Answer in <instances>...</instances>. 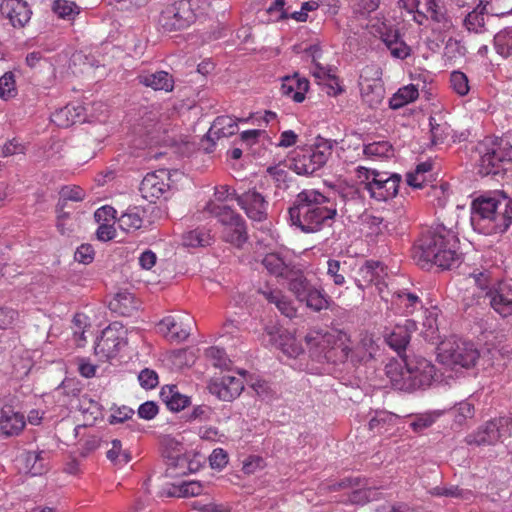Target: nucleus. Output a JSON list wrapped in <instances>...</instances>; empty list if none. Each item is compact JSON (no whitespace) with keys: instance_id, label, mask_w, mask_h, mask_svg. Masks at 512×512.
I'll return each instance as SVG.
<instances>
[{"instance_id":"nucleus-18","label":"nucleus","mask_w":512,"mask_h":512,"mask_svg":"<svg viewBox=\"0 0 512 512\" xmlns=\"http://www.w3.org/2000/svg\"><path fill=\"white\" fill-rule=\"evenodd\" d=\"M487 305L493 308L502 317L512 314V287L505 283L499 282L492 291L486 292Z\"/></svg>"},{"instance_id":"nucleus-6","label":"nucleus","mask_w":512,"mask_h":512,"mask_svg":"<svg viewBox=\"0 0 512 512\" xmlns=\"http://www.w3.org/2000/svg\"><path fill=\"white\" fill-rule=\"evenodd\" d=\"M475 151L482 176H503L512 165V145L504 139L486 137L477 143Z\"/></svg>"},{"instance_id":"nucleus-5","label":"nucleus","mask_w":512,"mask_h":512,"mask_svg":"<svg viewBox=\"0 0 512 512\" xmlns=\"http://www.w3.org/2000/svg\"><path fill=\"white\" fill-rule=\"evenodd\" d=\"M311 356L317 361L338 364L349 358L350 336L341 330H310L304 337Z\"/></svg>"},{"instance_id":"nucleus-44","label":"nucleus","mask_w":512,"mask_h":512,"mask_svg":"<svg viewBox=\"0 0 512 512\" xmlns=\"http://www.w3.org/2000/svg\"><path fill=\"white\" fill-rule=\"evenodd\" d=\"M306 53H308L312 57V62L314 64V69L312 70L313 76L318 79L320 82H324L330 77L331 70L327 69L326 67H323L320 63L317 62V59L321 55V50L316 45H311L309 48H307Z\"/></svg>"},{"instance_id":"nucleus-24","label":"nucleus","mask_w":512,"mask_h":512,"mask_svg":"<svg viewBox=\"0 0 512 512\" xmlns=\"http://www.w3.org/2000/svg\"><path fill=\"white\" fill-rule=\"evenodd\" d=\"M25 427L24 416L13 411L11 407H5L0 415V431L6 437L18 435Z\"/></svg>"},{"instance_id":"nucleus-31","label":"nucleus","mask_w":512,"mask_h":512,"mask_svg":"<svg viewBox=\"0 0 512 512\" xmlns=\"http://www.w3.org/2000/svg\"><path fill=\"white\" fill-rule=\"evenodd\" d=\"M362 479V485L354 487L349 495V502L351 504L365 505L380 498L378 488L370 485L366 478Z\"/></svg>"},{"instance_id":"nucleus-12","label":"nucleus","mask_w":512,"mask_h":512,"mask_svg":"<svg viewBox=\"0 0 512 512\" xmlns=\"http://www.w3.org/2000/svg\"><path fill=\"white\" fill-rule=\"evenodd\" d=\"M195 21V13L190 0H178L162 10L158 23L166 32L189 27Z\"/></svg>"},{"instance_id":"nucleus-2","label":"nucleus","mask_w":512,"mask_h":512,"mask_svg":"<svg viewBox=\"0 0 512 512\" xmlns=\"http://www.w3.org/2000/svg\"><path fill=\"white\" fill-rule=\"evenodd\" d=\"M291 224L304 233L320 231L337 215V204L316 189H304L289 208Z\"/></svg>"},{"instance_id":"nucleus-11","label":"nucleus","mask_w":512,"mask_h":512,"mask_svg":"<svg viewBox=\"0 0 512 512\" xmlns=\"http://www.w3.org/2000/svg\"><path fill=\"white\" fill-rule=\"evenodd\" d=\"M285 280L288 290L299 302H304L308 308L316 312L328 308V297L307 279L299 267L292 270Z\"/></svg>"},{"instance_id":"nucleus-7","label":"nucleus","mask_w":512,"mask_h":512,"mask_svg":"<svg viewBox=\"0 0 512 512\" xmlns=\"http://www.w3.org/2000/svg\"><path fill=\"white\" fill-rule=\"evenodd\" d=\"M357 176L360 179V187L377 201H387L395 197L401 182V175L397 173L378 171L362 166L357 168Z\"/></svg>"},{"instance_id":"nucleus-27","label":"nucleus","mask_w":512,"mask_h":512,"mask_svg":"<svg viewBox=\"0 0 512 512\" xmlns=\"http://www.w3.org/2000/svg\"><path fill=\"white\" fill-rule=\"evenodd\" d=\"M138 308V300L127 291L118 292L109 302V309L120 316H131Z\"/></svg>"},{"instance_id":"nucleus-40","label":"nucleus","mask_w":512,"mask_h":512,"mask_svg":"<svg viewBox=\"0 0 512 512\" xmlns=\"http://www.w3.org/2000/svg\"><path fill=\"white\" fill-rule=\"evenodd\" d=\"M494 46L499 55L503 57L512 55V27H506L496 33Z\"/></svg>"},{"instance_id":"nucleus-63","label":"nucleus","mask_w":512,"mask_h":512,"mask_svg":"<svg viewBox=\"0 0 512 512\" xmlns=\"http://www.w3.org/2000/svg\"><path fill=\"white\" fill-rule=\"evenodd\" d=\"M435 421V418L431 414H424L417 416L411 423L410 426L415 432H421L424 429L430 427Z\"/></svg>"},{"instance_id":"nucleus-20","label":"nucleus","mask_w":512,"mask_h":512,"mask_svg":"<svg viewBox=\"0 0 512 512\" xmlns=\"http://www.w3.org/2000/svg\"><path fill=\"white\" fill-rule=\"evenodd\" d=\"M0 12L9 19L11 25L15 28H23L32 15L28 4L22 0H2Z\"/></svg>"},{"instance_id":"nucleus-8","label":"nucleus","mask_w":512,"mask_h":512,"mask_svg":"<svg viewBox=\"0 0 512 512\" xmlns=\"http://www.w3.org/2000/svg\"><path fill=\"white\" fill-rule=\"evenodd\" d=\"M205 211L218 219L223 225V239L241 248L248 240V233L245 220L228 206L217 205L208 202L204 208Z\"/></svg>"},{"instance_id":"nucleus-56","label":"nucleus","mask_w":512,"mask_h":512,"mask_svg":"<svg viewBox=\"0 0 512 512\" xmlns=\"http://www.w3.org/2000/svg\"><path fill=\"white\" fill-rule=\"evenodd\" d=\"M138 380L140 385L146 389H153L158 385V375L154 370L145 368L143 369L139 375Z\"/></svg>"},{"instance_id":"nucleus-33","label":"nucleus","mask_w":512,"mask_h":512,"mask_svg":"<svg viewBox=\"0 0 512 512\" xmlns=\"http://www.w3.org/2000/svg\"><path fill=\"white\" fill-rule=\"evenodd\" d=\"M120 342L118 337L114 336L112 333V329L110 327L106 328L98 342L95 345V353L97 355H102L106 358H110L114 356L119 348Z\"/></svg>"},{"instance_id":"nucleus-60","label":"nucleus","mask_w":512,"mask_h":512,"mask_svg":"<svg viewBox=\"0 0 512 512\" xmlns=\"http://www.w3.org/2000/svg\"><path fill=\"white\" fill-rule=\"evenodd\" d=\"M444 496L460 499L463 501H470L474 497L471 490L460 489L458 486L445 487Z\"/></svg>"},{"instance_id":"nucleus-54","label":"nucleus","mask_w":512,"mask_h":512,"mask_svg":"<svg viewBox=\"0 0 512 512\" xmlns=\"http://www.w3.org/2000/svg\"><path fill=\"white\" fill-rule=\"evenodd\" d=\"M188 457L185 455H176L170 458L168 472L170 475H186L187 474Z\"/></svg>"},{"instance_id":"nucleus-46","label":"nucleus","mask_w":512,"mask_h":512,"mask_svg":"<svg viewBox=\"0 0 512 512\" xmlns=\"http://www.w3.org/2000/svg\"><path fill=\"white\" fill-rule=\"evenodd\" d=\"M205 355L208 359L211 360L213 366L225 370H229L231 368L232 362L223 349L218 347H210L206 349Z\"/></svg>"},{"instance_id":"nucleus-22","label":"nucleus","mask_w":512,"mask_h":512,"mask_svg":"<svg viewBox=\"0 0 512 512\" xmlns=\"http://www.w3.org/2000/svg\"><path fill=\"white\" fill-rule=\"evenodd\" d=\"M350 344L351 342L348 343V359H350L354 365L366 363L371 360L378 348L373 340V337L367 333L360 335V339L355 346L351 347Z\"/></svg>"},{"instance_id":"nucleus-19","label":"nucleus","mask_w":512,"mask_h":512,"mask_svg":"<svg viewBox=\"0 0 512 512\" xmlns=\"http://www.w3.org/2000/svg\"><path fill=\"white\" fill-rule=\"evenodd\" d=\"M244 389V382L241 378L231 375H224L219 380L209 385L210 393L222 401L230 402L236 399Z\"/></svg>"},{"instance_id":"nucleus-62","label":"nucleus","mask_w":512,"mask_h":512,"mask_svg":"<svg viewBox=\"0 0 512 512\" xmlns=\"http://www.w3.org/2000/svg\"><path fill=\"white\" fill-rule=\"evenodd\" d=\"M363 222L366 223L370 229H373L375 233H382L383 230H388V225L385 223L384 218L365 214Z\"/></svg>"},{"instance_id":"nucleus-51","label":"nucleus","mask_w":512,"mask_h":512,"mask_svg":"<svg viewBox=\"0 0 512 512\" xmlns=\"http://www.w3.org/2000/svg\"><path fill=\"white\" fill-rule=\"evenodd\" d=\"M440 0H426V9L430 18L437 23L447 24L449 22L445 9L440 6Z\"/></svg>"},{"instance_id":"nucleus-13","label":"nucleus","mask_w":512,"mask_h":512,"mask_svg":"<svg viewBox=\"0 0 512 512\" xmlns=\"http://www.w3.org/2000/svg\"><path fill=\"white\" fill-rule=\"evenodd\" d=\"M379 68L367 66L360 75L361 95L371 108L377 107L384 99L385 89Z\"/></svg>"},{"instance_id":"nucleus-26","label":"nucleus","mask_w":512,"mask_h":512,"mask_svg":"<svg viewBox=\"0 0 512 512\" xmlns=\"http://www.w3.org/2000/svg\"><path fill=\"white\" fill-rule=\"evenodd\" d=\"M309 89V81L306 78H300L298 73L291 76H285L281 85V91L284 95L291 96L292 99L301 103L305 99V93Z\"/></svg>"},{"instance_id":"nucleus-17","label":"nucleus","mask_w":512,"mask_h":512,"mask_svg":"<svg viewBox=\"0 0 512 512\" xmlns=\"http://www.w3.org/2000/svg\"><path fill=\"white\" fill-rule=\"evenodd\" d=\"M506 423L503 418L488 421L476 432L467 435L465 441L469 445H494L502 437Z\"/></svg>"},{"instance_id":"nucleus-37","label":"nucleus","mask_w":512,"mask_h":512,"mask_svg":"<svg viewBox=\"0 0 512 512\" xmlns=\"http://www.w3.org/2000/svg\"><path fill=\"white\" fill-rule=\"evenodd\" d=\"M212 237L204 228H196L183 234L182 244L186 247H205L211 244Z\"/></svg>"},{"instance_id":"nucleus-61","label":"nucleus","mask_w":512,"mask_h":512,"mask_svg":"<svg viewBox=\"0 0 512 512\" xmlns=\"http://www.w3.org/2000/svg\"><path fill=\"white\" fill-rule=\"evenodd\" d=\"M213 410L207 405H198L193 408L192 412L188 416L189 421H208L211 419Z\"/></svg>"},{"instance_id":"nucleus-28","label":"nucleus","mask_w":512,"mask_h":512,"mask_svg":"<svg viewBox=\"0 0 512 512\" xmlns=\"http://www.w3.org/2000/svg\"><path fill=\"white\" fill-rule=\"evenodd\" d=\"M160 398L167 407L174 412H179L190 405V397L179 392L176 385H166L161 389Z\"/></svg>"},{"instance_id":"nucleus-52","label":"nucleus","mask_w":512,"mask_h":512,"mask_svg":"<svg viewBox=\"0 0 512 512\" xmlns=\"http://www.w3.org/2000/svg\"><path fill=\"white\" fill-rule=\"evenodd\" d=\"M463 306L465 310L472 308L473 306H482L487 305V297L486 294H481L477 292L476 289H467L464 293Z\"/></svg>"},{"instance_id":"nucleus-41","label":"nucleus","mask_w":512,"mask_h":512,"mask_svg":"<svg viewBox=\"0 0 512 512\" xmlns=\"http://www.w3.org/2000/svg\"><path fill=\"white\" fill-rule=\"evenodd\" d=\"M143 219L136 207L128 209L118 218L119 227L126 231H136L142 227Z\"/></svg>"},{"instance_id":"nucleus-4","label":"nucleus","mask_w":512,"mask_h":512,"mask_svg":"<svg viewBox=\"0 0 512 512\" xmlns=\"http://www.w3.org/2000/svg\"><path fill=\"white\" fill-rule=\"evenodd\" d=\"M472 225L485 234H501L512 223V199L503 191L482 195L472 202Z\"/></svg>"},{"instance_id":"nucleus-57","label":"nucleus","mask_w":512,"mask_h":512,"mask_svg":"<svg viewBox=\"0 0 512 512\" xmlns=\"http://www.w3.org/2000/svg\"><path fill=\"white\" fill-rule=\"evenodd\" d=\"M85 197L84 190L79 186H64L60 191V198L68 201H82Z\"/></svg>"},{"instance_id":"nucleus-47","label":"nucleus","mask_w":512,"mask_h":512,"mask_svg":"<svg viewBox=\"0 0 512 512\" xmlns=\"http://www.w3.org/2000/svg\"><path fill=\"white\" fill-rule=\"evenodd\" d=\"M52 9L58 17L63 19H72L79 13L77 5L67 0H55Z\"/></svg>"},{"instance_id":"nucleus-64","label":"nucleus","mask_w":512,"mask_h":512,"mask_svg":"<svg viewBox=\"0 0 512 512\" xmlns=\"http://www.w3.org/2000/svg\"><path fill=\"white\" fill-rule=\"evenodd\" d=\"M391 55L398 59H405L410 55V47L400 38L388 48Z\"/></svg>"},{"instance_id":"nucleus-32","label":"nucleus","mask_w":512,"mask_h":512,"mask_svg":"<svg viewBox=\"0 0 512 512\" xmlns=\"http://www.w3.org/2000/svg\"><path fill=\"white\" fill-rule=\"evenodd\" d=\"M82 111L83 107L81 106L66 105L52 113L51 121L58 127L66 128L78 121Z\"/></svg>"},{"instance_id":"nucleus-15","label":"nucleus","mask_w":512,"mask_h":512,"mask_svg":"<svg viewBox=\"0 0 512 512\" xmlns=\"http://www.w3.org/2000/svg\"><path fill=\"white\" fill-rule=\"evenodd\" d=\"M170 174L166 169L147 173L140 184L142 197L149 202H155L169 191Z\"/></svg>"},{"instance_id":"nucleus-43","label":"nucleus","mask_w":512,"mask_h":512,"mask_svg":"<svg viewBox=\"0 0 512 512\" xmlns=\"http://www.w3.org/2000/svg\"><path fill=\"white\" fill-rule=\"evenodd\" d=\"M159 329L164 333V334H170V338L172 340H177V341H183V340H186L189 336V331H187L186 329H180L178 330L177 329V322L175 321L174 318L172 317H166L164 318L159 324Z\"/></svg>"},{"instance_id":"nucleus-9","label":"nucleus","mask_w":512,"mask_h":512,"mask_svg":"<svg viewBox=\"0 0 512 512\" xmlns=\"http://www.w3.org/2000/svg\"><path fill=\"white\" fill-rule=\"evenodd\" d=\"M437 351L439 362L451 369H468L474 366L479 358V352L473 343L456 338L440 342Z\"/></svg>"},{"instance_id":"nucleus-38","label":"nucleus","mask_w":512,"mask_h":512,"mask_svg":"<svg viewBox=\"0 0 512 512\" xmlns=\"http://www.w3.org/2000/svg\"><path fill=\"white\" fill-rule=\"evenodd\" d=\"M24 468L32 476L41 475L45 470L42 452L29 451L21 455Z\"/></svg>"},{"instance_id":"nucleus-16","label":"nucleus","mask_w":512,"mask_h":512,"mask_svg":"<svg viewBox=\"0 0 512 512\" xmlns=\"http://www.w3.org/2000/svg\"><path fill=\"white\" fill-rule=\"evenodd\" d=\"M417 329L416 322L412 319H406L404 324H397L394 328L385 334L386 343L398 354L399 360L403 354L408 355V348L411 334Z\"/></svg>"},{"instance_id":"nucleus-42","label":"nucleus","mask_w":512,"mask_h":512,"mask_svg":"<svg viewBox=\"0 0 512 512\" xmlns=\"http://www.w3.org/2000/svg\"><path fill=\"white\" fill-rule=\"evenodd\" d=\"M423 328L424 329L421 334L426 341L436 343V341L440 339L436 312H428L426 319L423 322Z\"/></svg>"},{"instance_id":"nucleus-55","label":"nucleus","mask_w":512,"mask_h":512,"mask_svg":"<svg viewBox=\"0 0 512 512\" xmlns=\"http://www.w3.org/2000/svg\"><path fill=\"white\" fill-rule=\"evenodd\" d=\"M431 126V139L433 144L442 142L447 136H449V126L445 123L443 125L434 123V118L430 117Z\"/></svg>"},{"instance_id":"nucleus-58","label":"nucleus","mask_w":512,"mask_h":512,"mask_svg":"<svg viewBox=\"0 0 512 512\" xmlns=\"http://www.w3.org/2000/svg\"><path fill=\"white\" fill-rule=\"evenodd\" d=\"M328 269L327 274L333 279L334 284L343 285L345 283V277L341 273V263L338 260L330 259L327 263Z\"/></svg>"},{"instance_id":"nucleus-34","label":"nucleus","mask_w":512,"mask_h":512,"mask_svg":"<svg viewBox=\"0 0 512 512\" xmlns=\"http://www.w3.org/2000/svg\"><path fill=\"white\" fill-rule=\"evenodd\" d=\"M398 421V415L385 410H377L369 421V429L377 433L387 432L391 427L395 426Z\"/></svg>"},{"instance_id":"nucleus-39","label":"nucleus","mask_w":512,"mask_h":512,"mask_svg":"<svg viewBox=\"0 0 512 512\" xmlns=\"http://www.w3.org/2000/svg\"><path fill=\"white\" fill-rule=\"evenodd\" d=\"M464 26L468 31L480 34L485 31V13L479 3L464 19Z\"/></svg>"},{"instance_id":"nucleus-10","label":"nucleus","mask_w":512,"mask_h":512,"mask_svg":"<svg viewBox=\"0 0 512 512\" xmlns=\"http://www.w3.org/2000/svg\"><path fill=\"white\" fill-rule=\"evenodd\" d=\"M333 144L321 139L316 144L294 152L290 168L298 175H312L321 169L332 154Z\"/></svg>"},{"instance_id":"nucleus-30","label":"nucleus","mask_w":512,"mask_h":512,"mask_svg":"<svg viewBox=\"0 0 512 512\" xmlns=\"http://www.w3.org/2000/svg\"><path fill=\"white\" fill-rule=\"evenodd\" d=\"M238 130L236 121L230 116L217 117L210 127L207 138L208 140L219 139L221 137H229L234 135Z\"/></svg>"},{"instance_id":"nucleus-53","label":"nucleus","mask_w":512,"mask_h":512,"mask_svg":"<svg viewBox=\"0 0 512 512\" xmlns=\"http://www.w3.org/2000/svg\"><path fill=\"white\" fill-rule=\"evenodd\" d=\"M15 80L12 72H6L0 77V98L8 99L15 95Z\"/></svg>"},{"instance_id":"nucleus-35","label":"nucleus","mask_w":512,"mask_h":512,"mask_svg":"<svg viewBox=\"0 0 512 512\" xmlns=\"http://www.w3.org/2000/svg\"><path fill=\"white\" fill-rule=\"evenodd\" d=\"M392 304L405 314H412L418 307H422V302L417 295L404 291H398L392 295Z\"/></svg>"},{"instance_id":"nucleus-25","label":"nucleus","mask_w":512,"mask_h":512,"mask_svg":"<svg viewBox=\"0 0 512 512\" xmlns=\"http://www.w3.org/2000/svg\"><path fill=\"white\" fill-rule=\"evenodd\" d=\"M384 274V266L379 261H366L358 270V276L355 279L356 285L360 289H364L368 285L374 283L379 284Z\"/></svg>"},{"instance_id":"nucleus-29","label":"nucleus","mask_w":512,"mask_h":512,"mask_svg":"<svg viewBox=\"0 0 512 512\" xmlns=\"http://www.w3.org/2000/svg\"><path fill=\"white\" fill-rule=\"evenodd\" d=\"M139 82L154 90L170 92L174 88V80L166 71H157L151 74L140 75Z\"/></svg>"},{"instance_id":"nucleus-14","label":"nucleus","mask_w":512,"mask_h":512,"mask_svg":"<svg viewBox=\"0 0 512 512\" xmlns=\"http://www.w3.org/2000/svg\"><path fill=\"white\" fill-rule=\"evenodd\" d=\"M234 199L251 220L262 222L267 219L269 204L256 189H250L242 194L234 193Z\"/></svg>"},{"instance_id":"nucleus-3","label":"nucleus","mask_w":512,"mask_h":512,"mask_svg":"<svg viewBox=\"0 0 512 512\" xmlns=\"http://www.w3.org/2000/svg\"><path fill=\"white\" fill-rule=\"evenodd\" d=\"M385 370L393 388L406 392L429 387L436 376L435 366L412 350L400 360L387 364Z\"/></svg>"},{"instance_id":"nucleus-59","label":"nucleus","mask_w":512,"mask_h":512,"mask_svg":"<svg viewBox=\"0 0 512 512\" xmlns=\"http://www.w3.org/2000/svg\"><path fill=\"white\" fill-rule=\"evenodd\" d=\"M74 258L76 261L89 264L94 259V249L90 244H82L75 252Z\"/></svg>"},{"instance_id":"nucleus-1","label":"nucleus","mask_w":512,"mask_h":512,"mask_svg":"<svg viewBox=\"0 0 512 512\" xmlns=\"http://www.w3.org/2000/svg\"><path fill=\"white\" fill-rule=\"evenodd\" d=\"M414 258L425 267L434 264L442 269L458 267L462 261L456 233L443 224L427 230L414 248Z\"/></svg>"},{"instance_id":"nucleus-23","label":"nucleus","mask_w":512,"mask_h":512,"mask_svg":"<svg viewBox=\"0 0 512 512\" xmlns=\"http://www.w3.org/2000/svg\"><path fill=\"white\" fill-rule=\"evenodd\" d=\"M261 263L269 274L284 280L297 267L292 261H287L279 253L266 254Z\"/></svg>"},{"instance_id":"nucleus-36","label":"nucleus","mask_w":512,"mask_h":512,"mask_svg":"<svg viewBox=\"0 0 512 512\" xmlns=\"http://www.w3.org/2000/svg\"><path fill=\"white\" fill-rule=\"evenodd\" d=\"M419 96V91L416 85L409 84L400 89L390 98L389 106L391 109H399L413 101Z\"/></svg>"},{"instance_id":"nucleus-21","label":"nucleus","mask_w":512,"mask_h":512,"mask_svg":"<svg viewBox=\"0 0 512 512\" xmlns=\"http://www.w3.org/2000/svg\"><path fill=\"white\" fill-rule=\"evenodd\" d=\"M340 198L344 204V212L348 215V218L359 219L364 217L365 199L360 193V188L353 186L344 188L340 192Z\"/></svg>"},{"instance_id":"nucleus-49","label":"nucleus","mask_w":512,"mask_h":512,"mask_svg":"<svg viewBox=\"0 0 512 512\" xmlns=\"http://www.w3.org/2000/svg\"><path fill=\"white\" fill-rule=\"evenodd\" d=\"M474 279L475 286L471 289H476L477 292L483 294H487L486 292L492 291L497 284H493L490 278V275L487 271H482L479 273H473L470 275Z\"/></svg>"},{"instance_id":"nucleus-45","label":"nucleus","mask_w":512,"mask_h":512,"mask_svg":"<svg viewBox=\"0 0 512 512\" xmlns=\"http://www.w3.org/2000/svg\"><path fill=\"white\" fill-rule=\"evenodd\" d=\"M107 458L115 465H125L131 461V454L128 450L122 449V443L118 439L111 442V448L107 451Z\"/></svg>"},{"instance_id":"nucleus-50","label":"nucleus","mask_w":512,"mask_h":512,"mask_svg":"<svg viewBox=\"0 0 512 512\" xmlns=\"http://www.w3.org/2000/svg\"><path fill=\"white\" fill-rule=\"evenodd\" d=\"M453 90L460 96L468 94L470 87L468 77L461 71H453L450 76Z\"/></svg>"},{"instance_id":"nucleus-48","label":"nucleus","mask_w":512,"mask_h":512,"mask_svg":"<svg viewBox=\"0 0 512 512\" xmlns=\"http://www.w3.org/2000/svg\"><path fill=\"white\" fill-rule=\"evenodd\" d=\"M392 146L387 141L373 142L364 147V154L368 157H389Z\"/></svg>"}]
</instances>
